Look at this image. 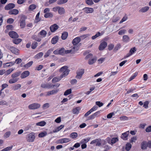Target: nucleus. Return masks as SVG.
Here are the masks:
<instances>
[{
  "label": "nucleus",
  "instance_id": "nucleus-1",
  "mask_svg": "<svg viewBox=\"0 0 151 151\" xmlns=\"http://www.w3.org/2000/svg\"><path fill=\"white\" fill-rule=\"evenodd\" d=\"M20 73H21L20 72H17L12 74L11 76L12 78L9 80V83L12 84L17 82L19 80V78H18V77L19 76Z\"/></svg>",
  "mask_w": 151,
  "mask_h": 151
},
{
  "label": "nucleus",
  "instance_id": "nucleus-2",
  "mask_svg": "<svg viewBox=\"0 0 151 151\" xmlns=\"http://www.w3.org/2000/svg\"><path fill=\"white\" fill-rule=\"evenodd\" d=\"M69 70L67 66H64L61 67L59 70V71L60 73H63L60 75L61 78H63L66 76L69 73Z\"/></svg>",
  "mask_w": 151,
  "mask_h": 151
},
{
  "label": "nucleus",
  "instance_id": "nucleus-3",
  "mask_svg": "<svg viewBox=\"0 0 151 151\" xmlns=\"http://www.w3.org/2000/svg\"><path fill=\"white\" fill-rule=\"evenodd\" d=\"M40 105L37 103H33L30 104L28 106V108L30 109H35L40 107Z\"/></svg>",
  "mask_w": 151,
  "mask_h": 151
},
{
  "label": "nucleus",
  "instance_id": "nucleus-4",
  "mask_svg": "<svg viewBox=\"0 0 151 151\" xmlns=\"http://www.w3.org/2000/svg\"><path fill=\"white\" fill-rule=\"evenodd\" d=\"M8 49L12 53L16 55H18L19 54V50L13 47H8Z\"/></svg>",
  "mask_w": 151,
  "mask_h": 151
},
{
  "label": "nucleus",
  "instance_id": "nucleus-5",
  "mask_svg": "<svg viewBox=\"0 0 151 151\" xmlns=\"http://www.w3.org/2000/svg\"><path fill=\"white\" fill-rule=\"evenodd\" d=\"M35 138L34 133L32 132L28 135L27 141L29 142H33Z\"/></svg>",
  "mask_w": 151,
  "mask_h": 151
},
{
  "label": "nucleus",
  "instance_id": "nucleus-6",
  "mask_svg": "<svg viewBox=\"0 0 151 151\" xmlns=\"http://www.w3.org/2000/svg\"><path fill=\"white\" fill-rule=\"evenodd\" d=\"M54 85H52L51 84L49 83H42L41 84V86L42 88H53L54 87Z\"/></svg>",
  "mask_w": 151,
  "mask_h": 151
},
{
  "label": "nucleus",
  "instance_id": "nucleus-7",
  "mask_svg": "<svg viewBox=\"0 0 151 151\" xmlns=\"http://www.w3.org/2000/svg\"><path fill=\"white\" fill-rule=\"evenodd\" d=\"M84 73V70L83 69H80L77 72V75L76 78L77 79H80L81 78Z\"/></svg>",
  "mask_w": 151,
  "mask_h": 151
},
{
  "label": "nucleus",
  "instance_id": "nucleus-8",
  "mask_svg": "<svg viewBox=\"0 0 151 151\" xmlns=\"http://www.w3.org/2000/svg\"><path fill=\"white\" fill-rule=\"evenodd\" d=\"M129 134V131H127L122 133L121 136V138L124 140H127Z\"/></svg>",
  "mask_w": 151,
  "mask_h": 151
},
{
  "label": "nucleus",
  "instance_id": "nucleus-9",
  "mask_svg": "<svg viewBox=\"0 0 151 151\" xmlns=\"http://www.w3.org/2000/svg\"><path fill=\"white\" fill-rule=\"evenodd\" d=\"M9 35L10 37L12 38H16L18 37L17 34L14 31H11L9 32Z\"/></svg>",
  "mask_w": 151,
  "mask_h": 151
},
{
  "label": "nucleus",
  "instance_id": "nucleus-10",
  "mask_svg": "<svg viewBox=\"0 0 151 151\" xmlns=\"http://www.w3.org/2000/svg\"><path fill=\"white\" fill-rule=\"evenodd\" d=\"M47 34V32L46 31L44 30H42L38 33V35L39 37H40L41 39L45 37Z\"/></svg>",
  "mask_w": 151,
  "mask_h": 151
},
{
  "label": "nucleus",
  "instance_id": "nucleus-11",
  "mask_svg": "<svg viewBox=\"0 0 151 151\" xmlns=\"http://www.w3.org/2000/svg\"><path fill=\"white\" fill-rule=\"evenodd\" d=\"M83 10L84 12L87 13H91L93 11V9L92 8L86 7L83 9Z\"/></svg>",
  "mask_w": 151,
  "mask_h": 151
},
{
  "label": "nucleus",
  "instance_id": "nucleus-12",
  "mask_svg": "<svg viewBox=\"0 0 151 151\" xmlns=\"http://www.w3.org/2000/svg\"><path fill=\"white\" fill-rule=\"evenodd\" d=\"M107 43L106 42H101L99 46V49L100 50H102L104 49L107 46Z\"/></svg>",
  "mask_w": 151,
  "mask_h": 151
},
{
  "label": "nucleus",
  "instance_id": "nucleus-13",
  "mask_svg": "<svg viewBox=\"0 0 151 151\" xmlns=\"http://www.w3.org/2000/svg\"><path fill=\"white\" fill-rule=\"evenodd\" d=\"M59 28L58 26L56 24H54L52 25L50 27V29L51 31L54 32L55 31Z\"/></svg>",
  "mask_w": 151,
  "mask_h": 151
},
{
  "label": "nucleus",
  "instance_id": "nucleus-14",
  "mask_svg": "<svg viewBox=\"0 0 151 151\" xmlns=\"http://www.w3.org/2000/svg\"><path fill=\"white\" fill-rule=\"evenodd\" d=\"M80 41V37H77L73 40L72 42L73 45H77L78 44Z\"/></svg>",
  "mask_w": 151,
  "mask_h": 151
},
{
  "label": "nucleus",
  "instance_id": "nucleus-15",
  "mask_svg": "<svg viewBox=\"0 0 151 151\" xmlns=\"http://www.w3.org/2000/svg\"><path fill=\"white\" fill-rule=\"evenodd\" d=\"M15 5L14 4L9 3L6 5L5 7V9L6 10H9L15 7Z\"/></svg>",
  "mask_w": 151,
  "mask_h": 151
},
{
  "label": "nucleus",
  "instance_id": "nucleus-16",
  "mask_svg": "<svg viewBox=\"0 0 151 151\" xmlns=\"http://www.w3.org/2000/svg\"><path fill=\"white\" fill-rule=\"evenodd\" d=\"M58 89L55 90H52L50 91H47L46 92L47 94L46 96H49L50 95L54 94L56 93L59 91Z\"/></svg>",
  "mask_w": 151,
  "mask_h": 151
},
{
  "label": "nucleus",
  "instance_id": "nucleus-17",
  "mask_svg": "<svg viewBox=\"0 0 151 151\" xmlns=\"http://www.w3.org/2000/svg\"><path fill=\"white\" fill-rule=\"evenodd\" d=\"M29 75V72L28 71H25L23 72L21 74V78H24L27 77Z\"/></svg>",
  "mask_w": 151,
  "mask_h": 151
},
{
  "label": "nucleus",
  "instance_id": "nucleus-18",
  "mask_svg": "<svg viewBox=\"0 0 151 151\" xmlns=\"http://www.w3.org/2000/svg\"><path fill=\"white\" fill-rule=\"evenodd\" d=\"M9 14L11 15H17L19 13V11L17 9H13L9 10Z\"/></svg>",
  "mask_w": 151,
  "mask_h": 151
},
{
  "label": "nucleus",
  "instance_id": "nucleus-19",
  "mask_svg": "<svg viewBox=\"0 0 151 151\" xmlns=\"http://www.w3.org/2000/svg\"><path fill=\"white\" fill-rule=\"evenodd\" d=\"M123 42L125 43H127L130 41L129 37L127 35H124L123 36L122 40Z\"/></svg>",
  "mask_w": 151,
  "mask_h": 151
},
{
  "label": "nucleus",
  "instance_id": "nucleus-20",
  "mask_svg": "<svg viewBox=\"0 0 151 151\" xmlns=\"http://www.w3.org/2000/svg\"><path fill=\"white\" fill-rule=\"evenodd\" d=\"M74 46L71 48L72 54L76 53L79 49V47L78 45H74Z\"/></svg>",
  "mask_w": 151,
  "mask_h": 151
},
{
  "label": "nucleus",
  "instance_id": "nucleus-21",
  "mask_svg": "<svg viewBox=\"0 0 151 151\" xmlns=\"http://www.w3.org/2000/svg\"><path fill=\"white\" fill-rule=\"evenodd\" d=\"M32 38L38 42H40L41 40V39L38 35H34L32 36Z\"/></svg>",
  "mask_w": 151,
  "mask_h": 151
},
{
  "label": "nucleus",
  "instance_id": "nucleus-22",
  "mask_svg": "<svg viewBox=\"0 0 151 151\" xmlns=\"http://www.w3.org/2000/svg\"><path fill=\"white\" fill-rule=\"evenodd\" d=\"M149 7L148 6L143 7L140 9L139 12H145L147 11L149 9Z\"/></svg>",
  "mask_w": 151,
  "mask_h": 151
},
{
  "label": "nucleus",
  "instance_id": "nucleus-23",
  "mask_svg": "<svg viewBox=\"0 0 151 151\" xmlns=\"http://www.w3.org/2000/svg\"><path fill=\"white\" fill-rule=\"evenodd\" d=\"M64 127V125H61L60 126L57 127L53 131V132L54 133L57 132H58L60 131Z\"/></svg>",
  "mask_w": 151,
  "mask_h": 151
},
{
  "label": "nucleus",
  "instance_id": "nucleus-24",
  "mask_svg": "<svg viewBox=\"0 0 151 151\" xmlns=\"http://www.w3.org/2000/svg\"><path fill=\"white\" fill-rule=\"evenodd\" d=\"M62 78H61V76H60L55 77L52 79V83H55L58 82Z\"/></svg>",
  "mask_w": 151,
  "mask_h": 151
},
{
  "label": "nucleus",
  "instance_id": "nucleus-25",
  "mask_svg": "<svg viewBox=\"0 0 151 151\" xmlns=\"http://www.w3.org/2000/svg\"><path fill=\"white\" fill-rule=\"evenodd\" d=\"M65 13V10L63 7H59L58 10V13L60 15L64 14Z\"/></svg>",
  "mask_w": 151,
  "mask_h": 151
},
{
  "label": "nucleus",
  "instance_id": "nucleus-26",
  "mask_svg": "<svg viewBox=\"0 0 151 151\" xmlns=\"http://www.w3.org/2000/svg\"><path fill=\"white\" fill-rule=\"evenodd\" d=\"M68 33L67 32H63L61 36V38L63 40H65L67 37Z\"/></svg>",
  "mask_w": 151,
  "mask_h": 151
},
{
  "label": "nucleus",
  "instance_id": "nucleus-27",
  "mask_svg": "<svg viewBox=\"0 0 151 151\" xmlns=\"http://www.w3.org/2000/svg\"><path fill=\"white\" fill-rule=\"evenodd\" d=\"M58 39V36H55L53 37L51 41V43L53 44H55L57 42Z\"/></svg>",
  "mask_w": 151,
  "mask_h": 151
},
{
  "label": "nucleus",
  "instance_id": "nucleus-28",
  "mask_svg": "<svg viewBox=\"0 0 151 151\" xmlns=\"http://www.w3.org/2000/svg\"><path fill=\"white\" fill-rule=\"evenodd\" d=\"M80 110V108L79 107H77L73 109L72 112L74 114H78Z\"/></svg>",
  "mask_w": 151,
  "mask_h": 151
},
{
  "label": "nucleus",
  "instance_id": "nucleus-29",
  "mask_svg": "<svg viewBox=\"0 0 151 151\" xmlns=\"http://www.w3.org/2000/svg\"><path fill=\"white\" fill-rule=\"evenodd\" d=\"M91 138L90 137L86 138L85 139H82L81 142V144H86L90 140Z\"/></svg>",
  "mask_w": 151,
  "mask_h": 151
},
{
  "label": "nucleus",
  "instance_id": "nucleus-30",
  "mask_svg": "<svg viewBox=\"0 0 151 151\" xmlns=\"http://www.w3.org/2000/svg\"><path fill=\"white\" fill-rule=\"evenodd\" d=\"M20 24L21 28H24L26 24L25 20L23 19L21 20L20 21Z\"/></svg>",
  "mask_w": 151,
  "mask_h": 151
},
{
  "label": "nucleus",
  "instance_id": "nucleus-31",
  "mask_svg": "<svg viewBox=\"0 0 151 151\" xmlns=\"http://www.w3.org/2000/svg\"><path fill=\"white\" fill-rule=\"evenodd\" d=\"M53 16V14L52 12H48L44 14V17L46 18L52 17Z\"/></svg>",
  "mask_w": 151,
  "mask_h": 151
},
{
  "label": "nucleus",
  "instance_id": "nucleus-32",
  "mask_svg": "<svg viewBox=\"0 0 151 151\" xmlns=\"http://www.w3.org/2000/svg\"><path fill=\"white\" fill-rule=\"evenodd\" d=\"M147 147L146 142L143 141L141 144V148L143 150H145L146 149Z\"/></svg>",
  "mask_w": 151,
  "mask_h": 151
},
{
  "label": "nucleus",
  "instance_id": "nucleus-33",
  "mask_svg": "<svg viewBox=\"0 0 151 151\" xmlns=\"http://www.w3.org/2000/svg\"><path fill=\"white\" fill-rule=\"evenodd\" d=\"M86 3L89 6H91L94 4L93 0H85Z\"/></svg>",
  "mask_w": 151,
  "mask_h": 151
},
{
  "label": "nucleus",
  "instance_id": "nucleus-34",
  "mask_svg": "<svg viewBox=\"0 0 151 151\" xmlns=\"http://www.w3.org/2000/svg\"><path fill=\"white\" fill-rule=\"evenodd\" d=\"M96 58H94L92 59H90L88 61V63L89 65H92L96 61Z\"/></svg>",
  "mask_w": 151,
  "mask_h": 151
},
{
  "label": "nucleus",
  "instance_id": "nucleus-35",
  "mask_svg": "<svg viewBox=\"0 0 151 151\" xmlns=\"http://www.w3.org/2000/svg\"><path fill=\"white\" fill-rule=\"evenodd\" d=\"M21 86L20 84H18L14 86L13 87V89L14 91L17 90L20 88Z\"/></svg>",
  "mask_w": 151,
  "mask_h": 151
},
{
  "label": "nucleus",
  "instance_id": "nucleus-36",
  "mask_svg": "<svg viewBox=\"0 0 151 151\" xmlns=\"http://www.w3.org/2000/svg\"><path fill=\"white\" fill-rule=\"evenodd\" d=\"M119 139L118 137L113 138L111 140V143L112 145L113 144L118 141Z\"/></svg>",
  "mask_w": 151,
  "mask_h": 151
},
{
  "label": "nucleus",
  "instance_id": "nucleus-37",
  "mask_svg": "<svg viewBox=\"0 0 151 151\" xmlns=\"http://www.w3.org/2000/svg\"><path fill=\"white\" fill-rule=\"evenodd\" d=\"M46 124V123L45 121H42L40 122L36 123V125L37 126H39L41 127L44 126Z\"/></svg>",
  "mask_w": 151,
  "mask_h": 151
},
{
  "label": "nucleus",
  "instance_id": "nucleus-38",
  "mask_svg": "<svg viewBox=\"0 0 151 151\" xmlns=\"http://www.w3.org/2000/svg\"><path fill=\"white\" fill-rule=\"evenodd\" d=\"M43 55L42 52H40L37 54L35 56V58L37 59H39L41 58Z\"/></svg>",
  "mask_w": 151,
  "mask_h": 151
},
{
  "label": "nucleus",
  "instance_id": "nucleus-39",
  "mask_svg": "<svg viewBox=\"0 0 151 151\" xmlns=\"http://www.w3.org/2000/svg\"><path fill=\"white\" fill-rule=\"evenodd\" d=\"M22 41V40L20 39H18L13 40V42L15 44H18Z\"/></svg>",
  "mask_w": 151,
  "mask_h": 151
},
{
  "label": "nucleus",
  "instance_id": "nucleus-40",
  "mask_svg": "<svg viewBox=\"0 0 151 151\" xmlns=\"http://www.w3.org/2000/svg\"><path fill=\"white\" fill-rule=\"evenodd\" d=\"M70 136L72 139H75L78 137V134L76 132H73L70 134Z\"/></svg>",
  "mask_w": 151,
  "mask_h": 151
},
{
  "label": "nucleus",
  "instance_id": "nucleus-41",
  "mask_svg": "<svg viewBox=\"0 0 151 151\" xmlns=\"http://www.w3.org/2000/svg\"><path fill=\"white\" fill-rule=\"evenodd\" d=\"M59 51V54L62 55H63L65 54V49L64 48H62L59 50H58Z\"/></svg>",
  "mask_w": 151,
  "mask_h": 151
},
{
  "label": "nucleus",
  "instance_id": "nucleus-42",
  "mask_svg": "<svg viewBox=\"0 0 151 151\" xmlns=\"http://www.w3.org/2000/svg\"><path fill=\"white\" fill-rule=\"evenodd\" d=\"M33 63V62L32 61H29L28 63L25 65H24V67L27 68L31 66L32 64Z\"/></svg>",
  "mask_w": 151,
  "mask_h": 151
},
{
  "label": "nucleus",
  "instance_id": "nucleus-43",
  "mask_svg": "<svg viewBox=\"0 0 151 151\" xmlns=\"http://www.w3.org/2000/svg\"><path fill=\"white\" fill-rule=\"evenodd\" d=\"M47 135V133L46 132H42L38 134V137L41 138L45 137Z\"/></svg>",
  "mask_w": 151,
  "mask_h": 151
},
{
  "label": "nucleus",
  "instance_id": "nucleus-44",
  "mask_svg": "<svg viewBox=\"0 0 151 151\" xmlns=\"http://www.w3.org/2000/svg\"><path fill=\"white\" fill-rule=\"evenodd\" d=\"M132 145L130 143H127L126 145V150L127 151H129Z\"/></svg>",
  "mask_w": 151,
  "mask_h": 151
},
{
  "label": "nucleus",
  "instance_id": "nucleus-45",
  "mask_svg": "<svg viewBox=\"0 0 151 151\" xmlns=\"http://www.w3.org/2000/svg\"><path fill=\"white\" fill-rule=\"evenodd\" d=\"M52 51V50L51 49H50L48 50L45 53V54L44 55L45 58H47L49 56V55L50 54L51 52Z\"/></svg>",
  "mask_w": 151,
  "mask_h": 151
},
{
  "label": "nucleus",
  "instance_id": "nucleus-46",
  "mask_svg": "<svg viewBox=\"0 0 151 151\" xmlns=\"http://www.w3.org/2000/svg\"><path fill=\"white\" fill-rule=\"evenodd\" d=\"M36 5L34 4H32L30 5L29 7V10H32L35 9L36 8Z\"/></svg>",
  "mask_w": 151,
  "mask_h": 151
},
{
  "label": "nucleus",
  "instance_id": "nucleus-47",
  "mask_svg": "<svg viewBox=\"0 0 151 151\" xmlns=\"http://www.w3.org/2000/svg\"><path fill=\"white\" fill-rule=\"evenodd\" d=\"M68 0H58V4L61 5L64 4L67 2Z\"/></svg>",
  "mask_w": 151,
  "mask_h": 151
},
{
  "label": "nucleus",
  "instance_id": "nucleus-48",
  "mask_svg": "<svg viewBox=\"0 0 151 151\" xmlns=\"http://www.w3.org/2000/svg\"><path fill=\"white\" fill-rule=\"evenodd\" d=\"M14 70V69L13 68H11L9 70H7L6 71H5V75H7L10 74Z\"/></svg>",
  "mask_w": 151,
  "mask_h": 151
},
{
  "label": "nucleus",
  "instance_id": "nucleus-49",
  "mask_svg": "<svg viewBox=\"0 0 151 151\" xmlns=\"http://www.w3.org/2000/svg\"><path fill=\"white\" fill-rule=\"evenodd\" d=\"M127 30L125 29H122L119 30L118 32V34L120 35H122L124 34L126 32Z\"/></svg>",
  "mask_w": 151,
  "mask_h": 151
},
{
  "label": "nucleus",
  "instance_id": "nucleus-50",
  "mask_svg": "<svg viewBox=\"0 0 151 151\" xmlns=\"http://www.w3.org/2000/svg\"><path fill=\"white\" fill-rule=\"evenodd\" d=\"M38 43L37 42H33L31 45V47L32 49H35L37 46Z\"/></svg>",
  "mask_w": 151,
  "mask_h": 151
},
{
  "label": "nucleus",
  "instance_id": "nucleus-51",
  "mask_svg": "<svg viewBox=\"0 0 151 151\" xmlns=\"http://www.w3.org/2000/svg\"><path fill=\"white\" fill-rule=\"evenodd\" d=\"M71 89H69L66 90L64 93V95L67 96L71 93Z\"/></svg>",
  "mask_w": 151,
  "mask_h": 151
},
{
  "label": "nucleus",
  "instance_id": "nucleus-52",
  "mask_svg": "<svg viewBox=\"0 0 151 151\" xmlns=\"http://www.w3.org/2000/svg\"><path fill=\"white\" fill-rule=\"evenodd\" d=\"M13 147V146L7 147L2 149L1 151H8L11 150Z\"/></svg>",
  "mask_w": 151,
  "mask_h": 151
},
{
  "label": "nucleus",
  "instance_id": "nucleus-53",
  "mask_svg": "<svg viewBox=\"0 0 151 151\" xmlns=\"http://www.w3.org/2000/svg\"><path fill=\"white\" fill-rule=\"evenodd\" d=\"M136 49L135 47L131 48L129 50V52L132 55L136 51Z\"/></svg>",
  "mask_w": 151,
  "mask_h": 151
},
{
  "label": "nucleus",
  "instance_id": "nucleus-54",
  "mask_svg": "<svg viewBox=\"0 0 151 151\" xmlns=\"http://www.w3.org/2000/svg\"><path fill=\"white\" fill-rule=\"evenodd\" d=\"M101 35V33L100 32H98L95 35L92 36L91 38L92 40H94Z\"/></svg>",
  "mask_w": 151,
  "mask_h": 151
},
{
  "label": "nucleus",
  "instance_id": "nucleus-55",
  "mask_svg": "<svg viewBox=\"0 0 151 151\" xmlns=\"http://www.w3.org/2000/svg\"><path fill=\"white\" fill-rule=\"evenodd\" d=\"M149 103V102L148 101H145L143 104V107H144L145 109H147L148 107Z\"/></svg>",
  "mask_w": 151,
  "mask_h": 151
},
{
  "label": "nucleus",
  "instance_id": "nucleus-56",
  "mask_svg": "<svg viewBox=\"0 0 151 151\" xmlns=\"http://www.w3.org/2000/svg\"><path fill=\"white\" fill-rule=\"evenodd\" d=\"M119 119L122 121L127 120L128 119V117L124 116L120 117Z\"/></svg>",
  "mask_w": 151,
  "mask_h": 151
},
{
  "label": "nucleus",
  "instance_id": "nucleus-57",
  "mask_svg": "<svg viewBox=\"0 0 151 151\" xmlns=\"http://www.w3.org/2000/svg\"><path fill=\"white\" fill-rule=\"evenodd\" d=\"M127 16H125L123 17L122 19L120 21L119 23L121 24L123 23V22L125 21L127 19Z\"/></svg>",
  "mask_w": 151,
  "mask_h": 151
},
{
  "label": "nucleus",
  "instance_id": "nucleus-58",
  "mask_svg": "<svg viewBox=\"0 0 151 151\" xmlns=\"http://www.w3.org/2000/svg\"><path fill=\"white\" fill-rule=\"evenodd\" d=\"M11 134V132L10 131L6 132L4 135V138H7L9 137Z\"/></svg>",
  "mask_w": 151,
  "mask_h": 151
},
{
  "label": "nucleus",
  "instance_id": "nucleus-59",
  "mask_svg": "<svg viewBox=\"0 0 151 151\" xmlns=\"http://www.w3.org/2000/svg\"><path fill=\"white\" fill-rule=\"evenodd\" d=\"M14 21V20L13 19L10 18L8 19L7 20V23L8 24H11Z\"/></svg>",
  "mask_w": 151,
  "mask_h": 151
},
{
  "label": "nucleus",
  "instance_id": "nucleus-60",
  "mask_svg": "<svg viewBox=\"0 0 151 151\" xmlns=\"http://www.w3.org/2000/svg\"><path fill=\"white\" fill-rule=\"evenodd\" d=\"M96 104L99 107H101L102 106L104 105L103 103L99 101H96Z\"/></svg>",
  "mask_w": 151,
  "mask_h": 151
},
{
  "label": "nucleus",
  "instance_id": "nucleus-61",
  "mask_svg": "<svg viewBox=\"0 0 151 151\" xmlns=\"http://www.w3.org/2000/svg\"><path fill=\"white\" fill-rule=\"evenodd\" d=\"M49 104L48 103H45L43 104L42 106V108L44 109H47L49 107Z\"/></svg>",
  "mask_w": 151,
  "mask_h": 151
},
{
  "label": "nucleus",
  "instance_id": "nucleus-62",
  "mask_svg": "<svg viewBox=\"0 0 151 151\" xmlns=\"http://www.w3.org/2000/svg\"><path fill=\"white\" fill-rule=\"evenodd\" d=\"M121 47V45L120 43L118 44L114 48V50H117L119 49Z\"/></svg>",
  "mask_w": 151,
  "mask_h": 151
},
{
  "label": "nucleus",
  "instance_id": "nucleus-63",
  "mask_svg": "<svg viewBox=\"0 0 151 151\" xmlns=\"http://www.w3.org/2000/svg\"><path fill=\"white\" fill-rule=\"evenodd\" d=\"M114 45L113 44H111L108 45V49L109 50H111L114 47Z\"/></svg>",
  "mask_w": 151,
  "mask_h": 151
},
{
  "label": "nucleus",
  "instance_id": "nucleus-64",
  "mask_svg": "<svg viewBox=\"0 0 151 151\" xmlns=\"http://www.w3.org/2000/svg\"><path fill=\"white\" fill-rule=\"evenodd\" d=\"M98 109V107L96 105L94 106L90 110L91 111V112H93V111L96 110Z\"/></svg>",
  "mask_w": 151,
  "mask_h": 151
}]
</instances>
